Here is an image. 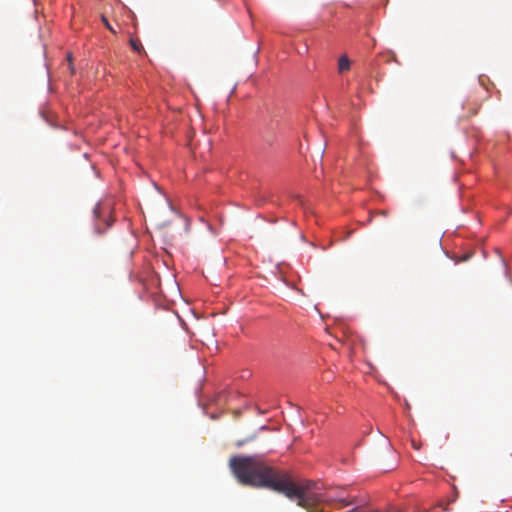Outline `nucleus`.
<instances>
[{"instance_id": "7", "label": "nucleus", "mask_w": 512, "mask_h": 512, "mask_svg": "<svg viewBox=\"0 0 512 512\" xmlns=\"http://www.w3.org/2000/svg\"><path fill=\"white\" fill-rule=\"evenodd\" d=\"M380 214L383 216H386L387 213H386V211H381Z\"/></svg>"}, {"instance_id": "5", "label": "nucleus", "mask_w": 512, "mask_h": 512, "mask_svg": "<svg viewBox=\"0 0 512 512\" xmlns=\"http://www.w3.org/2000/svg\"><path fill=\"white\" fill-rule=\"evenodd\" d=\"M412 446L414 449L416 450H419L420 449V446L415 442V441H412Z\"/></svg>"}, {"instance_id": "3", "label": "nucleus", "mask_w": 512, "mask_h": 512, "mask_svg": "<svg viewBox=\"0 0 512 512\" xmlns=\"http://www.w3.org/2000/svg\"><path fill=\"white\" fill-rule=\"evenodd\" d=\"M130 45L132 49L138 53H140L143 50L141 42L137 39H130Z\"/></svg>"}, {"instance_id": "2", "label": "nucleus", "mask_w": 512, "mask_h": 512, "mask_svg": "<svg viewBox=\"0 0 512 512\" xmlns=\"http://www.w3.org/2000/svg\"><path fill=\"white\" fill-rule=\"evenodd\" d=\"M350 69V60L347 56H341L338 61V70L340 73L348 71Z\"/></svg>"}, {"instance_id": "8", "label": "nucleus", "mask_w": 512, "mask_h": 512, "mask_svg": "<svg viewBox=\"0 0 512 512\" xmlns=\"http://www.w3.org/2000/svg\"><path fill=\"white\" fill-rule=\"evenodd\" d=\"M71 72L74 73V67L70 64Z\"/></svg>"}, {"instance_id": "4", "label": "nucleus", "mask_w": 512, "mask_h": 512, "mask_svg": "<svg viewBox=\"0 0 512 512\" xmlns=\"http://www.w3.org/2000/svg\"><path fill=\"white\" fill-rule=\"evenodd\" d=\"M101 19H102L103 24L107 27V29H109L112 33H116V31L110 25V23L108 22V19L105 16H102Z\"/></svg>"}, {"instance_id": "6", "label": "nucleus", "mask_w": 512, "mask_h": 512, "mask_svg": "<svg viewBox=\"0 0 512 512\" xmlns=\"http://www.w3.org/2000/svg\"><path fill=\"white\" fill-rule=\"evenodd\" d=\"M469 258H470V255H465V256L463 257V259H462V260H463V261H466V260H468Z\"/></svg>"}, {"instance_id": "1", "label": "nucleus", "mask_w": 512, "mask_h": 512, "mask_svg": "<svg viewBox=\"0 0 512 512\" xmlns=\"http://www.w3.org/2000/svg\"><path fill=\"white\" fill-rule=\"evenodd\" d=\"M229 466L241 484L284 494L290 500H297V505L308 512H313L320 502V496L312 492L314 482L295 483L288 471L272 466L260 455L233 456Z\"/></svg>"}, {"instance_id": "10", "label": "nucleus", "mask_w": 512, "mask_h": 512, "mask_svg": "<svg viewBox=\"0 0 512 512\" xmlns=\"http://www.w3.org/2000/svg\"><path fill=\"white\" fill-rule=\"evenodd\" d=\"M68 60H69V62H71V55L70 54L68 55Z\"/></svg>"}, {"instance_id": "9", "label": "nucleus", "mask_w": 512, "mask_h": 512, "mask_svg": "<svg viewBox=\"0 0 512 512\" xmlns=\"http://www.w3.org/2000/svg\"><path fill=\"white\" fill-rule=\"evenodd\" d=\"M343 504H344L345 506H347V505H349V504H350V502H344V501H343Z\"/></svg>"}]
</instances>
